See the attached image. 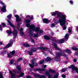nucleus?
<instances>
[{"label":"nucleus","instance_id":"f257e3e1","mask_svg":"<svg viewBox=\"0 0 78 78\" xmlns=\"http://www.w3.org/2000/svg\"><path fill=\"white\" fill-rule=\"evenodd\" d=\"M30 22L31 20H27L26 21V22L27 23V27H28L30 28L29 33L30 36H33V33L31 32L32 31H34L38 33L39 34H41V33H44V31L42 30H40V28L38 27L36 28V27L35 25H30L29 23H30Z\"/></svg>","mask_w":78,"mask_h":78},{"label":"nucleus","instance_id":"f03ea898","mask_svg":"<svg viewBox=\"0 0 78 78\" xmlns=\"http://www.w3.org/2000/svg\"><path fill=\"white\" fill-rule=\"evenodd\" d=\"M55 12L57 14V16L59 17L57 23H59L62 27L64 26L66 24V23L67 22V21H69V20L66 21V17H67L66 15L65 14H62L61 13L58 12L57 11H56Z\"/></svg>","mask_w":78,"mask_h":78},{"label":"nucleus","instance_id":"7ed1b4c3","mask_svg":"<svg viewBox=\"0 0 78 78\" xmlns=\"http://www.w3.org/2000/svg\"><path fill=\"white\" fill-rule=\"evenodd\" d=\"M8 23H9V25L12 27V28H13V32H12V30H11V29H10L9 30H7L6 31L7 33H8V35H11V33L13 34L14 37H16L17 35L18 32L17 30H15V27L13 25L12 23H11V22L9 21V20H8Z\"/></svg>","mask_w":78,"mask_h":78},{"label":"nucleus","instance_id":"20e7f679","mask_svg":"<svg viewBox=\"0 0 78 78\" xmlns=\"http://www.w3.org/2000/svg\"><path fill=\"white\" fill-rule=\"evenodd\" d=\"M17 70L16 69H14L12 71L9 70V73L11 75V78H19L22 77L24 75V73H21L20 74V76H16V73H19V72H16Z\"/></svg>","mask_w":78,"mask_h":78},{"label":"nucleus","instance_id":"39448f33","mask_svg":"<svg viewBox=\"0 0 78 78\" xmlns=\"http://www.w3.org/2000/svg\"><path fill=\"white\" fill-rule=\"evenodd\" d=\"M0 3L1 5H3L1 9V11L4 12H6V5H5V4L2 1H0Z\"/></svg>","mask_w":78,"mask_h":78},{"label":"nucleus","instance_id":"423d86ee","mask_svg":"<svg viewBox=\"0 0 78 78\" xmlns=\"http://www.w3.org/2000/svg\"><path fill=\"white\" fill-rule=\"evenodd\" d=\"M69 68H71L73 71H74V70H76V72L77 73H78V69L76 67H75L74 65H73L72 66H70V67H69Z\"/></svg>","mask_w":78,"mask_h":78},{"label":"nucleus","instance_id":"0eeeda50","mask_svg":"<svg viewBox=\"0 0 78 78\" xmlns=\"http://www.w3.org/2000/svg\"><path fill=\"white\" fill-rule=\"evenodd\" d=\"M10 43H9L6 47L4 48H8L10 47L12 45V43H13V41L12 40H10Z\"/></svg>","mask_w":78,"mask_h":78},{"label":"nucleus","instance_id":"6e6552de","mask_svg":"<svg viewBox=\"0 0 78 78\" xmlns=\"http://www.w3.org/2000/svg\"><path fill=\"white\" fill-rule=\"evenodd\" d=\"M16 51H12V52H10V53L8 54L7 57L9 58H11V57H12L13 55H14Z\"/></svg>","mask_w":78,"mask_h":78},{"label":"nucleus","instance_id":"1a4fd4ad","mask_svg":"<svg viewBox=\"0 0 78 78\" xmlns=\"http://www.w3.org/2000/svg\"><path fill=\"white\" fill-rule=\"evenodd\" d=\"M33 75L36 78H46L45 76L44 75L40 76L39 75L36 74L35 73H34Z\"/></svg>","mask_w":78,"mask_h":78},{"label":"nucleus","instance_id":"9d476101","mask_svg":"<svg viewBox=\"0 0 78 78\" xmlns=\"http://www.w3.org/2000/svg\"><path fill=\"white\" fill-rule=\"evenodd\" d=\"M65 56V54L64 53H63L58 52L56 54V57H55V58H57L59 57V56Z\"/></svg>","mask_w":78,"mask_h":78},{"label":"nucleus","instance_id":"9b49d317","mask_svg":"<svg viewBox=\"0 0 78 78\" xmlns=\"http://www.w3.org/2000/svg\"><path fill=\"white\" fill-rule=\"evenodd\" d=\"M15 16L16 18V21L17 22L19 21L21 22V20H22V19H21V18H19V15H15Z\"/></svg>","mask_w":78,"mask_h":78},{"label":"nucleus","instance_id":"f8f14e48","mask_svg":"<svg viewBox=\"0 0 78 78\" xmlns=\"http://www.w3.org/2000/svg\"><path fill=\"white\" fill-rule=\"evenodd\" d=\"M36 60V59H34L33 60H32V64H29V66H30L31 68H33L34 67V61Z\"/></svg>","mask_w":78,"mask_h":78},{"label":"nucleus","instance_id":"ddd939ff","mask_svg":"<svg viewBox=\"0 0 78 78\" xmlns=\"http://www.w3.org/2000/svg\"><path fill=\"white\" fill-rule=\"evenodd\" d=\"M36 48L34 49H32L31 51H28V53L30 55H31L33 54V52H34V51H36Z\"/></svg>","mask_w":78,"mask_h":78},{"label":"nucleus","instance_id":"4468645a","mask_svg":"<svg viewBox=\"0 0 78 78\" xmlns=\"http://www.w3.org/2000/svg\"><path fill=\"white\" fill-rule=\"evenodd\" d=\"M66 40H65V38H62L60 40H58V44H62V43H64V41H65Z\"/></svg>","mask_w":78,"mask_h":78},{"label":"nucleus","instance_id":"2eb2a0df","mask_svg":"<svg viewBox=\"0 0 78 78\" xmlns=\"http://www.w3.org/2000/svg\"><path fill=\"white\" fill-rule=\"evenodd\" d=\"M53 45L54 47H55V50L61 51V49L58 48V47H57V44H55V43H53Z\"/></svg>","mask_w":78,"mask_h":78},{"label":"nucleus","instance_id":"dca6fc26","mask_svg":"<svg viewBox=\"0 0 78 78\" xmlns=\"http://www.w3.org/2000/svg\"><path fill=\"white\" fill-rule=\"evenodd\" d=\"M38 49L41 50L42 51H45V50H48V48H44L43 47L38 48Z\"/></svg>","mask_w":78,"mask_h":78},{"label":"nucleus","instance_id":"f3484780","mask_svg":"<svg viewBox=\"0 0 78 78\" xmlns=\"http://www.w3.org/2000/svg\"><path fill=\"white\" fill-rule=\"evenodd\" d=\"M43 21L44 23H48L49 21H48V20L47 19H44L43 20Z\"/></svg>","mask_w":78,"mask_h":78},{"label":"nucleus","instance_id":"a211bd4d","mask_svg":"<svg viewBox=\"0 0 78 78\" xmlns=\"http://www.w3.org/2000/svg\"><path fill=\"white\" fill-rule=\"evenodd\" d=\"M45 74L47 75V76H48L49 78H51V75L50 74V73H49V72L46 71L45 73Z\"/></svg>","mask_w":78,"mask_h":78},{"label":"nucleus","instance_id":"6ab92c4d","mask_svg":"<svg viewBox=\"0 0 78 78\" xmlns=\"http://www.w3.org/2000/svg\"><path fill=\"white\" fill-rule=\"evenodd\" d=\"M23 30V28H21L20 29V35H21V36H22V35H23V34H24L23 32H22Z\"/></svg>","mask_w":78,"mask_h":78},{"label":"nucleus","instance_id":"aec40b11","mask_svg":"<svg viewBox=\"0 0 78 78\" xmlns=\"http://www.w3.org/2000/svg\"><path fill=\"white\" fill-rule=\"evenodd\" d=\"M65 52H66L68 54H70L72 53V51L68 49H66L65 51Z\"/></svg>","mask_w":78,"mask_h":78},{"label":"nucleus","instance_id":"412c9836","mask_svg":"<svg viewBox=\"0 0 78 78\" xmlns=\"http://www.w3.org/2000/svg\"><path fill=\"white\" fill-rule=\"evenodd\" d=\"M72 27H69L68 28V32L69 34H70L72 33Z\"/></svg>","mask_w":78,"mask_h":78},{"label":"nucleus","instance_id":"4be33fe9","mask_svg":"<svg viewBox=\"0 0 78 78\" xmlns=\"http://www.w3.org/2000/svg\"><path fill=\"white\" fill-rule=\"evenodd\" d=\"M69 34H66L65 36V38L66 39V40H67V39H69Z\"/></svg>","mask_w":78,"mask_h":78},{"label":"nucleus","instance_id":"5701e85b","mask_svg":"<svg viewBox=\"0 0 78 78\" xmlns=\"http://www.w3.org/2000/svg\"><path fill=\"white\" fill-rule=\"evenodd\" d=\"M51 58H50V57H48L46 59V61H50L51 60Z\"/></svg>","mask_w":78,"mask_h":78},{"label":"nucleus","instance_id":"b1692460","mask_svg":"<svg viewBox=\"0 0 78 78\" xmlns=\"http://www.w3.org/2000/svg\"><path fill=\"white\" fill-rule=\"evenodd\" d=\"M44 39H47V40H49L50 37L48 36H44Z\"/></svg>","mask_w":78,"mask_h":78},{"label":"nucleus","instance_id":"393cba45","mask_svg":"<svg viewBox=\"0 0 78 78\" xmlns=\"http://www.w3.org/2000/svg\"><path fill=\"white\" fill-rule=\"evenodd\" d=\"M66 70H67V69L66 68H65V69H62L60 71V72L62 73L63 72H65Z\"/></svg>","mask_w":78,"mask_h":78},{"label":"nucleus","instance_id":"a878e982","mask_svg":"<svg viewBox=\"0 0 78 78\" xmlns=\"http://www.w3.org/2000/svg\"><path fill=\"white\" fill-rule=\"evenodd\" d=\"M17 68L18 69L19 71H20V70H21V67H20V66H17Z\"/></svg>","mask_w":78,"mask_h":78},{"label":"nucleus","instance_id":"bb28decb","mask_svg":"<svg viewBox=\"0 0 78 78\" xmlns=\"http://www.w3.org/2000/svg\"><path fill=\"white\" fill-rule=\"evenodd\" d=\"M14 62V60H11L10 62H9V64H13V63Z\"/></svg>","mask_w":78,"mask_h":78},{"label":"nucleus","instance_id":"cd10ccee","mask_svg":"<svg viewBox=\"0 0 78 78\" xmlns=\"http://www.w3.org/2000/svg\"><path fill=\"white\" fill-rule=\"evenodd\" d=\"M22 61V58H20L17 60V62H19V61Z\"/></svg>","mask_w":78,"mask_h":78},{"label":"nucleus","instance_id":"c85d7f7f","mask_svg":"<svg viewBox=\"0 0 78 78\" xmlns=\"http://www.w3.org/2000/svg\"><path fill=\"white\" fill-rule=\"evenodd\" d=\"M11 17H12V15L10 14L7 17L9 19H11Z\"/></svg>","mask_w":78,"mask_h":78},{"label":"nucleus","instance_id":"c756f323","mask_svg":"<svg viewBox=\"0 0 78 78\" xmlns=\"http://www.w3.org/2000/svg\"><path fill=\"white\" fill-rule=\"evenodd\" d=\"M0 78H3L2 73H0Z\"/></svg>","mask_w":78,"mask_h":78},{"label":"nucleus","instance_id":"7c9ffc66","mask_svg":"<svg viewBox=\"0 0 78 78\" xmlns=\"http://www.w3.org/2000/svg\"><path fill=\"white\" fill-rule=\"evenodd\" d=\"M25 47H30V45L28 44H25Z\"/></svg>","mask_w":78,"mask_h":78},{"label":"nucleus","instance_id":"2f4dec72","mask_svg":"<svg viewBox=\"0 0 78 78\" xmlns=\"http://www.w3.org/2000/svg\"><path fill=\"white\" fill-rule=\"evenodd\" d=\"M58 75L56 74L54 76L53 78H58Z\"/></svg>","mask_w":78,"mask_h":78},{"label":"nucleus","instance_id":"473e14b6","mask_svg":"<svg viewBox=\"0 0 78 78\" xmlns=\"http://www.w3.org/2000/svg\"><path fill=\"white\" fill-rule=\"evenodd\" d=\"M49 72H51V73H53V72H54V71L53 70H52L50 69H49Z\"/></svg>","mask_w":78,"mask_h":78},{"label":"nucleus","instance_id":"72a5a7b5","mask_svg":"<svg viewBox=\"0 0 78 78\" xmlns=\"http://www.w3.org/2000/svg\"><path fill=\"white\" fill-rule=\"evenodd\" d=\"M52 41H56V38L54 37V38H52Z\"/></svg>","mask_w":78,"mask_h":78},{"label":"nucleus","instance_id":"f704fd0d","mask_svg":"<svg viewBox=\"0 0 78 78\" xmlns=\"http://www.w3.org/2000/svg\"><path fill=\"white\" fill-rule=\"evenodd\" d=\"M38 36V35L37 34H34V37H37V36Z\"/></svg>","mask_w":78,"mask_h":78},{"label":"nucleus","instance_id":"c9c22d12","mask_svg":"<svg viewBox=\"0 0 78 78\" xmlns=\"http://www.w3.org/2000/svg\"><path fill=\"white\" fill-rule=\"evenodd\" d=\"M2 25L3 27H5V26H6V25L5 23H2Z\"/></svg>","mask_w":78,"mask_h":78},{"label":"nucleus","instance_id":"e433bc0d","mask_svg":"<svg viewBox=\"0 0 78 78\" xmlns=\"http://www.w3.org/2000/svg\"><path fill=\"white\" fill-rule=\"evenodd\" d=\"M44 60H43L42 61H41L40 62V64H42V63H43V62H44Z\"/></svg>","mask_w":78,"mask_h":78},{"label":"nucleus","instance_id":"4c0bfd02","mask_svg":"<svg viewBox=\"0 0 78 78\" xmlns=\"http://www.w3.org/2000/svg\"><path fill=\"white\" fill-rule=\"evenodd\" d=\"M52 16H56V13H55V12H53L52 14Z\"/></svg>","mask_w":78,"mask_h":78},{"label":"nucleus","instance_id":"58836bf2","mask_svg":"<svg viewBox=\"0 0 78 78\" xmlns=\"http://www.w3.org/2000/svg\"><path fill=\"white\" fill-rule=\"evenodd\" d=\"M63 30H65L66 29V28H67V27L66 26H64L63 28Z\"/></svg>","mask_w":78,"mask_h":78},{"label":"nucleus","instance_id":"ea45409f","mask_svg":"<svg viewBox=\"0 0 78 78\" xmlns=\"http://www.w3.org/2000/svg\"><path fill=\"white\" fill-rule=\"evenodd\" d=\"M39 70L40 71H44L45 70V69H39Z\"/></svg>","mask_w":78,"mask_h":78},{"label":"nucleus","instance_id":"a19ab883","mask_svg":"<svg viewBox=\"0 0 78 78\" xmlns=\"http://www.w3.org/2000/svg\"><path fill=\"white\" fill-rule=\"evenodd\" d=\"M55 25L54 23H52L51 24V27H53Z\"/></svg>","mask_w":78,"mask_h":78},{"label":"nucleus","instance_id":"79ce46f5","mask_svg":"<svg viewBox=\"0 0 78 78\" xmlns=\"http://www.w3.org/2000/svg\"><path fill=\"white\" fill-rule=\"evenodd\" d=\"M62 77L63 78H65L66 77V75H62Z\"/></svg>","mask_w":78,"mask_h":78},{"label":"nucleus","instance_id":"37998d69","mask_svg":"<svg viewBox=\"0 0 78 78\" xmlns=\"http://www.w3.org/2000/svg\"><path fill=\"white\" fill-rule=\"evenodd\" d=\"M31 41L33 43H34V41L33 39L31 38Z\"/></svg>","mask_w":78,"mask_h":78},{"label":"nucleus","instance_id":"c03bdc74","mask_svg":"<svg viewBox=\"0 0 78 78\" xmlns=\"http://www.w3.org/2000/svg\"><path fill=\"white\" fill-rule=\"evenodd\" d=\"M44 67V68H45L46 67H47V66L46 65H42V67Z\"/></svg>","mask_w":78,"mask_h":78},{"label":"nucleus","instance_id":"a18cd8bd","mask_svg":"<svg viewBox=\"0 0 78 78\" xmlns=\"http://www.w3.org/2000/svg\"><path fill=\"white\" fill-rule=\"evenodd\" d=\"M27 78H32L30 76H27L26 77Z\"/></svg>","mask_w":78,"mask_h":78},{"label":"nucleus","instance_id":"49530a36","mask_svg":"<svg viewBox=\"0 0 78 78\" xmlns=\"http://www.w3.org/2000/svg\"><path fill=\"white\" fill-rule=\"evenodd\" d=\"M74 62H76L77 61V60L76 59H74L73 60Z\"/></svg>","mask_w":78,"mask_h":78},{"label":"nucleus","instance_id":"de8ad7c7","mask_svg":"<svg viewBox=\"0 0 78 78\" xmlns=\"http://www.w3.org/2000/svg\"><path fill=\"white\" fill-rule=\"evenodd\" d=\"M17 27L19 28V27H20V23H18V25H17Z\"/></svg>","mask_w":78,"mask_h":78},{"label":"nucleus","instance_id":"09e8293b","mask_svg":"<svg viewBox=\"0 0 78 78\" xmlns=\"http://www.w3.org/2000/svg\"><path fill=\"white\" fill-rule=\"evenodd\" d=\"M69 2L71 4H72V3H73V2L72 1H70Z\"/></svg>","mask_w":78,"mask_h":78},{"label":"nucleus","instance_id":"8fccbe9b","mask_svg":"<svg viewBox=\"0 0 78 78\" xmlns=\"http://www.w3.org/2000/svg\"><path fill=\"white\" fill-rule=\"evenodd\" d=\"M0 30H2V26H0Z\"/></svg>","mask_w":78,"mask_h":78},{"label":"nucleus","instance_id":"3c124183","mask_svg":"<svg viewBox=\"0 0 78 78\" xmlns=\"http://www.w3.org/2000/svg\"><path fill=\"white\" fill-rule=\"evenodd\" d=\"M28 17H30V16L29 15H27V16H26V17L27 18Z\"/></svg>","mask_w":78,"mask_h":78},{"label":"nucleus","instance_id":"603ef678","mask_svg":"<svg viewBox=\"0 0 78 78\" xmlns=\"http://www.w3.org/2000/svg\"><path fill=\"white\" fill-rule=\"evenodd\" d=\"M3 44V43L2 42H0V45H2V44Z\"/></svg>","mask_w":78,"mask_h":78},{"label":"nucleus","instance_id":"864d4df0","mask_svg":"<svg viewBox=\"0 0 78 78\" xmlns=\"http://www.w3.org/2000/svg\"><path fill=\"white\" fill-rule=\"evenodd\" d=\"M53 33H52L51 34V35L53 36Z\"/></svg>","mask_w":78,"mask_h":78},{"label":"nucleus","instance_id":"5fc2aeb1","mask_svg":"<svg viewBox=\"0 0 78 78\" xmlns=\"http://www.w3.org/2000/svg\"><path fill=\"white\" fill-rule=\"evenodd\" d=\"M49 52H50V53H51V54H52V52H51V51H49Z\"/></svg>","mask_w":78,"mask_h":78},{"label":"nucleus","instance_id":"6e6d98bb","mask_svg":"<svg viewBox=\"0 0 78 78\" xmlns=\"http://www.w3.org/2000/svg\"><path fill=\"white\" fill-rule=\"evenodd\" d=\"M37 65H38V64H37V63H35V66H37Z\"/></svg>","mask_w":78,"mask_h":78},{"label":"nucleus","instance_id":"4d7b16f0","mask_svg":"<svg viewBox=\"0 0 78 78\" xmlns=\"http://www.w3.org/2000/svg\"><path fill=\"white\" fill-rule=\"evenodd\" d=\"M30 19H31L32 20H33V17H32L30 18Z\"/></svg>","mask_w":78,"mask_h":78},{"label":"nucleus","instance_id":"13d9d810","mask_svg":"<svg viewBox=\"0 0 78 78\" xmlns=\"http://www.w3.org/2000/svg\"><path fill=\"white\" fill-rule=\"evenodd\" d=\"M20 15L21 16H22V14H20Z\"/></svg>","mask_w":78,"mask_h":78},{"label":"nucleus","instance_id":"bf43d9fd","mask_svg":"<svg viewBox=\"0 0 78 78\" xmlns=\"http://www.w3.org/2000/svg\"><path fill=\"white\" fill-rule=\"evenodd\" d=\"M66 25H68V23H66Z\"/></svg>","mask_w":78,"mask_h":78}]
</instances>
